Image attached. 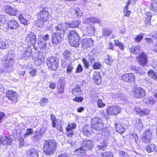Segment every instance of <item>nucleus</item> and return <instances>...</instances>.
<instances>
[{"instance_id": "b1692460", "label": "nucleus", "mask_w": 157, "mask_h": 157, "mask_svg": "<svg viewBox=\"0 0 157 157\" xmlns=\"http://www.w3.org/2000/svg\"><path fill=\"white\" fill-rule=\"evenodd\" d=\"M82 145L87 149H91L93 146V142L90 140H85L83 141Z\"/></svg>"}, {"instance_id": "bf43d9fd", "label": "nucleus", "mask_w": 157, "mask_h": 157, "mask_svg": "<svg viewBox=\"0 0 157 157\" xmlns=\"http://www.w3.org/2000/svg\"><path fill=\"white\" fill-rule=\"evenodd\" d=\"M97 104L98 107L101 108L105 106V104H104L101 99L98 100L97 102Z\"/></svg>"}, {"instance_id": "13d9d810", "label": "nucleus", "mask_w": 157, "mask_h": 157, "mask_svg": "<svg viewBox=\"0 0 157 157\" xmlns=\"http://www.w3.org/2000/svg\"><path fill=\"white\" fill-rule=\"evenodd\" d=\"M83 70V68L82 65L79 64H78L76 70L75 72L76 73H79L82 72Z\"/></svg>"}, {"instance_id": "8fccbe9b", "label": "nucleus", "mask_w": 157, "mask_h": 157, "mask_svg": "<svg viewBox=\"0 0 157 157\" xmlns=\"http://www.w3.org/2000/svg\"><path fill=\"white\" fill-rule=\"evenodd\" d=\"M101 64L100 62H95L93 65V68L94 69H98L101 67Z\"/></svg>"}, {"instance_id": "c85d7f7f", "label": "nucleus", "mask_w": 157, "mask_h": 157, "mask_svg": "<svg viewBox=\"0 0 157 157\" xmlns=\"http://www.w3.org/2000/svg\"><path fill=\"white\" fill-rule=\"evenodd\" d=\"M31 53V48L30 47H29L27 49H26V51L21 55V58L24 59H27L30 56Z\"/></svg>"}, {"instance_id": "ea45409f", "label": "nucleus", "mask_w": 157, "mask_h": 157, "mask_svg": "<svg viewBox=\"0 0 157 157\" xmlns=\"http://www.w3.org/2000/svg\"><path fill=\"white\" fill-rule=\"evenodd\" d=\"M86 58L91 63L95 60V55L92 53H90L86 56Z\"/></svg>"}, {"instance_id": "f8f14e48", "label": "nucleus", "mask_w": 157, "mask_h": 157, "mask_svg": "<svg viewBox=\"0 0 157 157\" xmlns=\"http://www.w3.org/2000/svg\"><path fill=\"white\" fill-rule=\"evenodd\" d=\"M138 61L140 64L142 65H145L147 62V56L144 53H142L137 57Z\"/></svg>"}, {"instance_id": "2f4dec72", "label": "nucleus", "mask_w": 157, "mask_h": 157, "mask_svg": "<svg viewBox=\"0 0 157 157\" xmlns=\"http://www.w3.org/2000/svg\"><path fill=\"white\" fill-rule=\"evenodd\" d=\"M102 123L101 120V119L98 117H95L91 119V128L96 125V124H98L99 123Z\"/></svg>"}, {"instance_id": "5701e85b", "label": "nucleus", "mask_w": 157, "mask_h": 157, "mask_svg": "<svg viewBox=\"0 0 157 157\" xmlns=\"http://www.w3.org/2000/svg\"><path fill=\"white\" fill-rule=\"evenodd\" d=\"M135 122L134 124L135 127L137 129L142 130L144 127V125L141 119L136 118L135 119Z\"/></svg>"}, {"instance_id": "1a4fd4ad", "label": "nucleus", "mask_w": 157, "mask_h": 157, "mask_svg": "<svg viewBox=\"0 0 157 157\" xmlns=\"http://www.w3.org/2000/svg\"><path fill=\"white\" fill-rule=\"evenodd\" d=\"M6 96L13 103L17 101V93L13 90H9L6 92Z\"/></svg>"}, {"instance_id": "2eb2a0df", "label": "nucleus", "mask_w": 157, "mask_h": 157, "mask_svg": "<svg viewBox=\"0 0 157 157\" xmlns=\"http://www.w3.org/2000/svg\"><path fill=\"white\" fill-rule=\"evenodd\" d=\"M12 140L8 136H3L0 139V143L3 145L8 146L11 144Z\"/></svg>"}, {"instance_id": "7ed1b4c3", "label": "nucleus", "mask_w": 157, "mask_h": 157, "mask_svg": "<svg viewBox=\"0 0 157 157\" xmlns=\"http://www.w3.org/2000/svg\"><path fill=\"white\" fill-rule=\"evenodd\" d=\"M67 25L66 23H61L57 25L54 27L55 32L54 33L60 34L66 38L67 36V34L69 32L70 29H67Z\"/></svg>"}, {"instance_id": "f257e3e1", "label": "nucleus", "mask_w": 157, "mask_h": 157, "mask_svg": "<svg viewBox=\"0 0 157 157\" xmlns=\"http://www.w3.org/2000/svg\"><path fill=\"white\" fill-rule=\"evenodd\" d=\"M56 147V144L54 140H45L43 146L44 152L46 155L51 156L54 153Z\"/></svg>"}, {"instance_id": "5fc2aeb1", "label": "nucleus", "mask_w": 157, "mask_h": 157, "mask_svg": "<svg viewBox=\"0 0 157 157\" xmlns=\"http://www.w3.org/2000/svg\"><path fill=\"white\" fill-rule=\"evenodd\" d=\"M102 157H113V153L111 152H107L102 153Z\"/></svg>"}, {"instance_id": "a18cd8bd", "label": "nucleus", "mask_w": 157, "mask_h": 157, "mask_svg": "<svg viewBox=\"0 0 157 157\" xmlns=\"http://www.w3.org/2000/svg\"><path fill=\"white\" fill-rule=\"evenodd\" d=\"M114 42V44L116 46H119L121 49L122 50H123L124 46L123 44L120 42L118 40H115Z\"/></svg>"}, {"instance_id": "423d86ee", "label": "nucleus", "mask_w": 157, "mask_h": 157, "mask_svg": "<svg viewBox=\"0 0 157 157\" xmlns=\"http://www.w3.org/2000/svg\"><path fill=\"white\" fill-rule=\"evenodd\" d=\"M152 131L150 129H147L143 133L141 138V141L146 144L150 143L152 139Z\"/></svg>"}, {"instance_id": "052dcab7", "label": "nucleus", "mask_w": 157, "mask_h": 157, "mask_svg": "<svg viewBox=\"0 0 157 157\" xmlns=\"http://www.w3.org/2000/svg\"><path fill=\"white\" fill-rule=\"evenodd\" d=\"M68 60H62L61 61L62 66L63 68H65L67 66H68L69 64L68 63Z\"/></svg>"}, {"instance_id": "9b49d317", "label": "nucleus", "mask_w": 157, "mask_h": 157, "mask_svg": "<svg viewBox=\"0 0 157 157\" xmlns=\"http://www.w3.org/2000/svg\"><path fill=\"white\" fill-rule=\"evenodd\" d=\"M122 80L128 82H133L135 80V76L132 73L127 74L121 77Z\"/></svg>"}, {"instance_id": "4be33fe9", "label": "nucleus", "mask_w": 157, "mask_h": 157, "mask_svg": "<svg viewBox=\"0 0 157 157\" xmlns=\"http://www.w3.org/2000/svg\"><path fill=\"white\" fill-rule=\"evenodd\" d=\"M8 28L11 29H15L19 27L17 22L15 20H11L8 23Z\"/></svg>"}, {"instance_id": "473e14b6", "label": "nucleus", "mask_w": 157, "mask_h": 157, "mask_svg": "<svg viewBox=\"0 0 157 157\" xmlns=\"http://www.w3.org/2000/svg\"><path fill=\"white\" fill-rule=\"evenodd\" d=\"M150 8L153 11L157 12V0H152L151 1Z\"/></svg>"}, {"instance_id": "3c124183", "label": "nucleus", "mask_w": 157, "mask_h": 157, "mask_svg": "<svg viewBox=\"0 0 157 157\" xmlns=\"http://www.w3.org/2000/svg\"><path fill=\"white\" fill-rule=\"evenodd\" d=\"M80 87L79 85H76L75 88L72 89V94H75V92H80L81 91Z\"/></svg>"}, {"instance_id": "4d7b16f0", "label": "nucleus", "mask_w": 157, "mask_h": 157, "mask_svg": "<svg viewBox=\"0 0 157 157\" xmlns=\"http://www.w3.org/2000/svg\"><path fill=\"white\" fill-rule=\"evenodd\" d=\"M8 47L6 44V43L3 41L0 40V48L4 49Z\"/></svg>"}, {"instance_id": "72a5a7b5", "label": "nucleus", "mask_w": 157, "mask_h": 157, "mask_svg": "<svg viewBox=\"0 0 157 157\" xmlns=\"http://www.w3.org/2000/svg\"><path fill=\"white\" fill-rule=\"evenodd\" d=\"M67 24V29L70 28H74L77 27L79 25V22L78 21H73V22L71 23H69L67 22L65 23Z\"/></svg>"}, {"instance_id": "e433bc0d", "label": "nucleus", "mask_w": 157, "mask_h": 157, "mask_svg": "<svg viewBox=\"0 0 157 157\" xmlns=\"http://www.w3.org/2000/svg\"><path fill=\"white\" fill-rule=\"evenodd\" d=\"M7 59L9 60H12L14 61V52L13 51L10 50L8 51L6 55Z\"/></svg>"}, {"instance_id": "20e7f679", "label": "nucleus", "mask_w": 157, "mask_h": 157, "mask_svg": "<svg viewBox=\"0 0 157 157\" xmlns=\"http://www.w3.org/2000/svg\"><path fill=\"white\" fill-rule=\"evenodd\" d=\"M48 12L45 10L40 11L38 14V21L36 25L39 27H42L44 23L46 22L48 19Z\"/></svg>"}, {"instance_id": "c03bdc74", "label": "nucleus", "mask_w": 157, "mask_h": 157, "mask_svg": "<svg viewBox=\"0 0 157 157\" xmlns=\"http://www.w3.org/2000/svg\"><path fill=\"white\" fill-rule=\"evenodd\" d=\"M84 22L86 24H88V25L91 23H94L96 22V19L94 18H87L86 20H85Z\"/></svg>"}, {"instance_id": "c9c22d12", "label": "nucleus", "mask_w": 157, "mask_h": 157, "mask_svg": "<svg viewBox=\"0 0 157 157\" xmlns=\"http://www.w3.org/2000/svg\"><path fill=\"white\" fill-rule=\"evenodd\" d=\"M156 146L154 144H151L147 147L146 150L148 153L152 152L154 151H157V148H156Z\"/></svg>"}, {"instance_id": "6e6d98bb", "label": "nucleus", "mask_w": 157, "mask_h": 157, "mask_svg": "<svg viewBox=\"0 0 157 157\" xmlns=\"http://www.w3.org/2000/svg\"><path fill=\"white\" fill-rule=\"evenodd\" d=\"M82 61L84 64V67L86 69H88L90 64L87 60L85 58H83L82 59Z\"/></svg>"}, {"instance_id": "774afa93", "label": "nucleus", "mask_w": 157, "mask_h": 157, "mask_svg": "<svg viewBox=\"0 0 157 157\" xmlns=\"http://www.w3.org/2000/svg\"><path fill=\"white\" fill-rule=\"evenodd\" d=\"M46 128L44 127H42L39 130L36 131L42 136L43 134L45 133Z\"/></svg>"}, {"instance_id": "6ab92c4d", "label": "nucleus", "mask_w": 157, "mask_h": 157, "mask_svg": "<svg viewBox=\"0 0 157 157\" xmlns=\"http://www.w3.org/2000/svg\"><path fill=\"white\" fill-rule=\"evenodd\" d=\"M93 79L96 84H100L101 82L100 73L99 72L95 71L93 74Z\"/></svg>"}, {"instance_id": "412c9836", "label": "nucleus", "mask_w": 157, "mask_h": 157, "mask_svg": "<svg viewBox=\"0 0 157 157\" xmlns=\"http://www.w3.org/2000/svg\"><path fill=\"white\" fill-rule=\"evenodd\" d=\"M39 151L35 148H32L27 151L28 157H38Z\"/></svg>"}, {"instance_id": "e2e57ef3", "label": "nucleus", "mask_w": 157, "mask_h": 157, "mask_svg": "<svg viewBox=\"0 0 157 157\" xmlns=\"http://www.w3.org/2000/svg\"><path fill=\"white\" fill-rule=\"evenodd\" d=\"M73 68V66L72 65L69 64L67 67V74H70L71 73V71Z\"/></svg>"}, {"instance_id": "79ce46f5", "label": "nucleus", "mask_w": 157, "mask_h": 157, "mask_svg": "<svg viewBox=\"0 0 157 157\" xmlns=\"http://www.w3.org/2000/svg\"><path fill=\"white\" fill-rule=\"evenodd\" d=\"M113 59L111 57L108 56V58L105 60V62L106 64L110 66L113 64Z\"/></svg>"}, {"instance_id": "c756f323", "label": "nucleus", "mask_w": 157, "mask_h": 157, "mask_svg": "<svg viewBox=\"0 0 157 157\" xmlns=\"http://www.w3.org/2000/svg\"><path fill=\"white\" fill-rule=\"evenodd\" d=\"M104 127L103 124L102 123H99L98 124H96V125H95L94 127L93 126L91 128L97 131L102 132L104 130Z\"/></svg>"}, {"instance_id": "864d4df0", "label": "nucleus", "mask_w": 157, "mask_h": 157, "mask_svg": "<svg viewBox=\"0 0 157 157\" xmlns=\"http://www.w3.org/2000/svg\"><path fill=\"white\" fill-rule=\"evenodd\" d=\"M48 101V99L43 98L41 99L40 103L41 106H44L47 105Z\"/></svg>"}, {"instance_id": "0e129e2a", "label": "nucleus", "mask_w": 157, "mask_h": 157, "mask_svg": "<svg viewBox=\"0 0 157 157\" xmlns=\"http://www.w3.org/2000/svg\"><path fill=\"white\" fill-rule=\"evenodd\" d=\"M76 151H78V153L84 155L86 153V150H84L82 147H80L77 149Z\"/></svg>"}, {"instance_id": "a211bd4d", "label": "nucleus", "mask_w": 157, "mask_h": 157, "mask_svg": "<svg viewBox=\"0 0 157 157\" xmlns=\"http://www.w3.org/2000/svg\"><path fill=\"white\" fill-rule=\"evenodd\" d=\"M26 39L28 42H30L32 45H34L36 41L35 34L32 33L27 35Z\"/></svg>"}, {"instance_id": "7c9ffc66", "label": "nucleus", "mask_w": 157, "mask_h": 157, "mask_svg": "<svg viewBox=\"0 0 157 157\" xmlns=\"http://www.w3.org/2000/svg\"><path fill=\"white\" fill-rule=\"evenodd\" d=\"M115 128L117 132L120 133H123L125 131L124 128L123 126L120 124H115Z\"/></svg>"}, {"instance_id": "a19ab883", "label": "nucleus", "mask_w": 157, "mask_h": 157, "mask_svg": "<svg viewBox=\"0 0 157 157\" xmlns=\"http://www.w3.org/2000/svg\"><path fill=\"white\" fill-rule=\"evenodd\" d=\"M107 143L105 140H103L100 143V145L97 146L99 150H104L107 146Z\"/></svg>"}, {"instance_id": "4468645a", "label": "nucleus", "mask_w": 157, "mask_h": 157, "mask_svg": "<svg viewBox=\"0 0 157 157\" xmlns=\"http://www.w3.org/2000/svg\"><path fill=\"white\" fill-rule=\"evenodd\" d=\"M76 125L75 123L70 124H69L66 129L67 132V135L69 137L72 136L74 134V132L73 130L75 128Z\"/></svg>"}, {"instance_id": "680f3d73", "label": "nucleus", "mask_w": 157, "mask_h": 157, "mask_svg": "<svg viewBox=\"0 0 157 157\" xmlns=\"http://www.w3.org/2000/svg\"><path fill=\"white\" fill-rule=\"evenodd\" d=\"M132 136L133 137L135 142L138 145L139 143V140L138 135L136 134H132Z\"/></svg>"}, {"instance_id": "bb28decb", "label": "nucleus", "mask_w": 157, "mask_h": 157, "mask_svg": "<svg viewBox=\"0 0 157 157\" xmlns=\"http://www.w3.org/2000/svg\"><path fill=\"white\" fill-rule=\"evenodd\" d=\"M82 132L84 135L87 137L90 136L91 131L89 126L86 124L83 127Z\"/></svg>"}, {"instance_id": "39448f33", "label": "nucleus", "mask_w": 157, "mask_h": 157, "mask_svg": "<svg viewBox=\"0 0 157 157\" xmlns=\"http://www.w3.org/2000/svg\"><path fill=\"white\" fill-rule=\"evenodd\" d=\"M46 63L49 68L55 71L59 67V59L56 57H50L47 59Z\"/></svg>"}, {"instance_id": "aec40b11", "label": "nucleus", "mask_w": 157, "mask_h": 157, "mask_svg": "<svg viewBox=\"0 0 157 157\" xmlns=\"http://www.w3.org/2000/svg\"><path fill=\"white\" fill-rule=\"evenodd\" d=\"M94 29V25H88L86 26V30L87 33H85V31H84L83 33L85 36L94 34L95 33Z\"/></svg>"}, {"instance_id": "6e6552de", "label": "nucleus", "mask_w": 157, "mask_h": 157, "mask_svg": "<svg viewBox=\"0 0 157 157\" xmlns=\"http://www.w3.org/2000/svg\"><path fill=\"white\" fill-rule=\"evenodd\" d=\"M133 93L134 97L136 98H142L146 95L145 90L141 87L134 89Z\"/></svg>"}, {"instance_id": "9d476101", "label": "nucleus", "mask_w": 157, "mask_h": 157, "mask_svg": "<svg viewBox=\"0 0 157 157\" xmlns=\"http://www.w3.org/2000/svg\"><path fill=\"white\" fill-rule=\"evenodd\" d=\"M121 108L117 106L108 107L107 109V112L109 115H116L121 111Z\"/></svg>"}, {"instance_id": "37998d69", "label": "nucleus", "mask_w": 157, "mask_h": 157, "mask_svg": "<svg viewBox=\"0 0 157 157\" xmlns=\"http://www.w3.org/2000/svg\"><path fill=\"white\" fill-rule=\"evenodd\" d=\"M117 98L122 100L125 101L127 99L126 96L123 93H118L117 94Z\"/></svg>"}, {"instance_id": "f704fd0d", "label": "nucleus", "mask_w": 157, "mask_h": 157, "mask_svg": "<svg viewBox=\"0 0 157 157\" xmlns=\"http://www.w3.org/2000/svg\"><path fill=\"white\" fill-rule=\"evenodd\" d=\"M131 52L133 54H136L139 53L140 52V45H138L136 46L133 47L130 49Z\"/></svg>"}, {"instance_id": "49530a36", "label": "nucleus", "mask_w": 157, "mask_h": 157, "mask_svg": "<svg viewBox=\"0 0 157 157\" xmlns=\"http://www.w3.org/2000/svg\"><path fill=\"white\" fill-rule=\"evenodd\" d=\"M51 120L52 121V126L53 128H55L56 126V116L53 114L51 115Z\"/></svg>"}, {"instance_id": "393cba45", "label": "nucleus", "mask_w": 157, "mask_h": 157, "mask_svg": "<svg viewBox=\"0 0 157 157\" xmlns=\"http://www.w3.org/2000/svg\"><path fill=\"white\" fill-rule=\"evenodd\" d=\"M42 137L41 135L36 131L34 132L33 136L31 137V139L34 142L36 143L41 139Z\"/></svg>"}, {"instance_id": "f03ea898", "label": "nucleus", "mask_w": 157, "mask_h": 157, "mask_svg": "<svg viewBox=\"0 0 157 157\" xmlns=\"http://www.w3.org/2000/svg\"><path fill=\"white\" fill-rule=\"evenodd\" d=\"M65 39L68 38L70 45L74 47H78L80 44V37L78 34L75 31L70 29Z\"/></svg>"}, {"instance_id": "f3484780", "label": "nucleus", "mask_w": 157, "mask_h": 157, "mask_svg": "<svg viewBox=\"0 0 157 157\" xmlns=\"http://www.w3.org/2000/svg\"><path fill=\"white\" fill-rule=\"evenodd\" d=\"M5 11L6 13L11 16H15L17 13L16 9L13 8L8 6H5L4 7Z\"/></svg>"}, {"instance_id": "338daca9", "label": "nucleus", "mask_w": 157, "mask_h": 157, "mask_svg": "<svg viewBox=\"0 0 157 157\" xmlns=\"http://www.w3.org/2000/svg\"><path fill=\"white\" fill-rule=\"evenodd\" d=\"M146 103L147 104H153L155 103V101L153 99L149 98L146 100Z\"/></svg>"}, {"instance_id": "603ef678", "label": "nucleus", "mask_w": 157, "mask_h": 157, "mask_svg": "<svg viewBox=\"0 0 157 157\" xmlns=\"http://www.w3.org/2000/svg\"><path fill=\"white\" fill-rule=\"evenodd\" d=\"M130 12L129 10H128V5H126L125 7L124 10V12L125 15L126 16L128 17L130 15Z\"/></svg>"}, {"instance_id": "58836bf2", "label": "nucleus", "mask_w": 157, "mask_h": 157, "mask_svg": "<svg viewBox=\"0 0 157 157\" xmlns=\"http://www.w3.org/2000/svg\"><path fill=\"white\" fill-rule=\"evenodd\" d=\"M13 63L14 61L12 60H9V59H6L4 63L3 66L5 67L8 68L12 66Z\"/></svg>"}, {"instance_id": "4c0bfd02", "label": "nucleus", "mask_w": 157, "mask_h": 157, "mask_svg": "<svg viewBox=\"0 0 157 157\" xmlns=\"http://www.w3.org/2000/svg\"><path fill=\"white\" fill-rule=\"evenodd\" d=\"M148 74L150 77L155 80H157V74L153 70H150Z\"/></svg>"}, {"instance_id": "09e8293b", "label": "nucleus", "mask_w": 157, "mask_h": 157, "mask_svg": "<svg viewBox=\"0 0 157 157\" xmlns=\"http://www.w3.org/2000/svg\"><path fill=\"white\" fill-rule=\"evenodd\" d=\"M33 131L32 129L29 128L27 129L26 130V132L24 135V138H26L28 136L31 135L33 134Z\"/></svg>"}, {"instance_id": "0eeeda50", "label": "nucleus", "mask_w": 157, "mask_h": 157, "mask_svg": "<svg viewBox=\"0 0 157 157\" xmlns=\"http://www.w3.org/2000/svg\"><path fill=\"white\" fill-rule=\"evenodd\" d=\"M52 41L53 44L56 45L61 43L65 38L60 34H57L56 33H52L51 35Z\"/></svg>"}, {"instance_id": "dca6fc26", "label": "nucleus", "mask_w": 157, "mask_h": 157, "mask_svg": "<svg viewBox=\"0 0 157 157\" xmlns=\"http://www.w3.org/2000/svg\"><path fill=\"white\" fill-rule=\"evenodd\" d=\"M93 44V40L90 38H84L83 40L82 47L85 48L92 46Z\"/></svg>"}, {"instance_id": "cd10ccee", "label": "nucleus", "mask_w": 157, "mask_h": 157, "mask_svg": "<svg viewBox=\"0 0 157 157\" xmlns=\"http://www.w3.org/2000/svg\"><path fill=\"white\" fill-rule=\"evenodd\" d=\"M102 33L101 37H105L106 38L112 34V31L109 29L104 28L102 30Z\"/></svg>"}, {"instance_id": "de8ad7c7", "label": "nucleus", "mask_w": 157, "mask_h": 157, "mask_svg": "<svg viewBox=\"0 0 157 157\" xmlns=\"http://www.w3.org/2000/svg\"><path fill=\"white\" fill-rule=\"evenodd\" d=\"M63 58L66 60H69L70 57V52L68 50L65 51L63 54Z\"/></svg>"}, {"instance_id": "a878e982", "label": "nucleus", "mask_w": 157, "mask_h": 157, "mask_svg": "<svg viewBox=\"0 0 157 157\" xmlns=\"http://www.w3.org/2000/svg\"><path fill=\"white\" fill-rule=\"evenodd\" d=\"M135 109L137 113L140 116L147 115L150 112V110L147 109H145L142 110L139 107H136Z\"/></svg>"}, {"instance_id": "ddd939ff", "label": "nucleus", "mask_w": 157, "mask_h": 157, "mask_svg": "<svg viewBox=\"0 0 157 157\" xmlns=\"http://www.w3.org/2000/svg\"><path fill=\"white\" fill-rule=\"evenodd\" d=\"M49 39V36L48 34H46L45 35L40 36H39V44L41 45V47L43 48L45 47L47 42L48 41Z\"/></svg>"}, {"instance_id": "69168bd1", "label": "nucleus", "mask_w": 157, "mask_h": 157, "mask_svg": "<svg viewBox=\"0 0 157 157\" xmlns=\"http://www.w3.org/2000/svg\"><path fill=\"white\" fill-rule=\"evenodd\" d=\"M143 38V35L142 34L139 35L137 36L135 38V40L137 42H140Z\"/></svg>"}]
</instances>
